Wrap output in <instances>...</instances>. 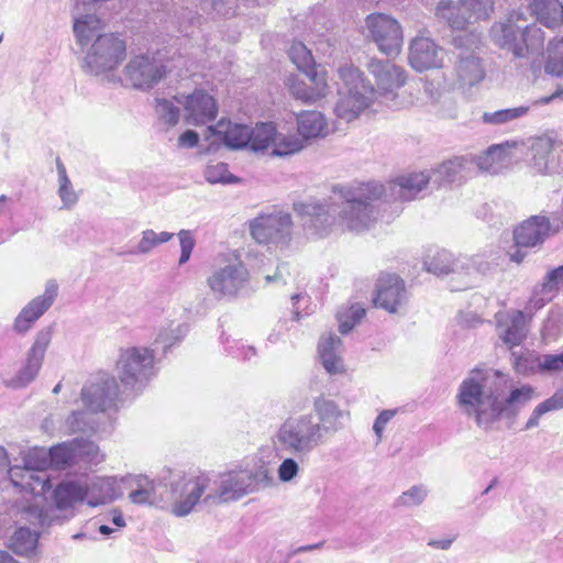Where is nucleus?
<instances>
[{
	"mask_svg": "<svg viewBox=\"0 0 563 563\" xmlns=\"http://www.w3.org/2000/svg\"><path fill=\"white\" fill-rule=\"evenodd\" d=\"M428 496V489L424 485H415L404 492L397 499L399 507H417L420 506Z\"/></svg>",
	"mask_w": 563,
	"mask_h": 563,
	"instance_id": "052dcab7",
	"label": "nucleus"
},
{
	"mask_svg": "<svg viewBox=\"0 0 563 563\" xmlns=\"http://www.w3.org/2000/svg\"><path fill=\"white\" fill-rule=\"evenodd\" d=\"M220 341L223 346V352L233 358L250 361L257 354L256 349L242 339H236L223 333L220 336Z\"/></svg>",
	"mask_w": 563,
	"mask_h": 563,
	"instance_id": "a18cd8bd",
	"label": "nucleus"
},
{
	"mask_svg": "<svg viewBox=\"0 0 563 563\" xmlns=\"http://www.w3.org/2000/svg\"><path fill=\"white\" fill-rule=\"evenodd\" d=\"M545 71L552 76H563V37L554 38L549 42Z\"/></svg>",
	"mask_w": 563,
	"mask_h": 563,
	"instance_id": "603ef678",
	"label": "nucleus"
},
{
	"mask_svg": "<svg viewBox=\"0 0 563 563\" xmlns=\"http://www.w3.org/2000/svg\"><path fill=\"white\" fill-rule=\"evenodd\" d=\"M212 143L222 142L229 148H243L249 145L252 137L251 126L230 120H220L216 125L208 126Z\"/></svg>",
	"mask_w": 563,
	"mask_h": 563,
	"instance_id": "2f4dec72",
	"label": "nucleus"
},
{
	"mask_svg": "<svg viewBox=\"0 0 563 563\" xmlns=\"http://www.w3.org/2000/svg\"><path fill=\"white\" fill-rule=\"evenodd\" d=\"M529 111L528 106L500 109L494 112H484L482 120L486 124L501 125L525 117Z\"/></svg>",
	"mask_w": 563,
	"mask_h": 563,
	"instance_id": "864d4df0",
	"label": "nucleus"
},
{
	"mask_svg": "<svg viewBox=\"0 0 563 563\" xmlns=\"http://www.w3.org/2000/svg\"><path fill=\"white\" fill-rule=\"evenodd\" d=\"M53 331L51 328L40 330L26 352L25 361L15 375L5 380V386L20 389L29 386L38 375L46 351L51 345Z\"/></svg>",
	"mask_w": 563,
	"mask_h": 563,
	"instance_id": "f3484780",
	"label": "nucleus"
},
{
	"mask_svg": "<svg viewBox=\"0 0 563 563\" xmlns=\"http://www.w3.org/2000/svg\"><path fill=\"white\" fill-rule=\"evenodd\" d=\"M119 385L114 377L102 373L87 382L80 391V399L91 412H103L115 406Z\"/></svg>",
	"mask_w": 563,
	"mask_h": 563,
	"instance_id": "aec40b11",
	"label": "nucleus"
},
{
	"mask_svg": "<svg viewBox=\"0 0 563 563\" xmlns=\"http://www.w3.org/2000/svg\"><path fill=\"white\" fill-rule=\"evenodd\" d=\"M82 53L81 67L85 73L114 82L117 77L113 71L125 58L126 45L120 36L109 33L96 38Z\"/></svg>",
	"mask_w": 563,
	"mask_h": 563,
	"instance_id": "1a4fd4ad",
	"label": "nucleus"
},
{
	"mask_svg": "<svg viewBox=\"0 0 563 563\" xmlns=\"http://www.w3.org/2000/svg\"><path fill=\"white\" fill-rule=\"evenodd\" d=\"M249 229L256 243L267 245L269 249L283 250L291 241V216L280 210L261 212L250 220Z\"/></svg>",
	"mask_w": 563,
	"mask_h": 563,
	"instance_id": "4468645a",
	"label": "nucleus"
},
{
	"mask_svg": "<svg viewBox=\"0 0 563 563\" xmlns=\"http://www.w3.org/2000/svg\"><path fill=\"white\" fill-rule=\"evenodd\" d=\"M530 148L533 167L539 174H547L550 170L549 156L553 150V140L549 136L537 137Z\"/></svg>",
	"mask_w": 563,
	"mask_h": 563,
	"instance_id": "c03bdc74",
	"label": "nucleus"
},
{
	"mask_svg": "<svg viewBox=\"0 0 563 563\" xmlns=\"http://www.w3.org/2000/svg\"><path fill=\"white\" fill-rule=\"evenodd\" d=\"M365 308L358 302L341 308L336 314L340 333L347 334L352 331L353 328L365 317Z\"/></svg>",
	"mask_w": 563,
	"mask_h": 563,
	"instance_id": "3c124183",
	"label": "nucleus"
},
{
	"mask_svg": "<svg viewBox=\"0 0 563 563\" xmlns=\"http://www.w3.org/2000/svg\"><path fill=\"white\" fill-rule=\"evenodd\" d=\"M209 478L212 493L209 499H213V505L238 501L272 483L269 470L264 465L209 473Z\"/></svg>",
	"mask_w": 563,
	"mask_h": 563,
	"instance_id": "39448f33",
	"label": "nucleus"
},
{
	"mask_svg": "<svg viewBox=\"0 0 563 563\" xmlns=\"http://www.w3.org/2000/svg\"><path fill=\"white\" fill-rule=\"evenodd\" d=\"M493 43L510 53L515 59L531 62L543 54L544 32L536 23H529L522 11H512L490 27Z\"/></svg>",
	"mask_w": 563,
	"mask_h": 563,
	"instance_id": "7ed1b4c3",
	"label": "nucleus"
},
{
	"mask_svg": "<svg viewBox=\"0 0 563 563\" xmlns=\"http://www.w3.org/2000/svg\"><path fill=\"white\" fill-rule=\"evenodd\" d=\"M481 45V35L474 31L454 38L453 66L444 76L446 89L465 92L484 80L485 68L478 55Z\"/></svg>",
	"mask_w": 563,
	"mask_h": 563,
	"instance_id": "423d86ee",
	"label": "nucleus"
},
{
	"mask_svg": "<svg viewBox=\"0 0 563 563\" xmlns=\"http://www.w3.org/2000/svg\"><path fill=\"white\" fill-rule=\"evenodd\" d=\"M431 181L429 172L411 173L398 177L389 184V197L393 200L410 201L427 187Z\"/></svg>",
	"mask_w": 563,
	"mask_h": 563,
	"instance_id": "473e14b6",
	"label": "nucleus"
},
{
	"mask_svg": "<svg viewBox=\"0 0 563 563\" xmlns=\"http://www.w3.org/2000/svg\"><path fill=\"white\" fill-rule=\"evenodd\" d=\"M95 412L87 410H74L64 420L60 430L65 434L96 433L98 430Z\"/></svg>",
	"mask_w": 563,
	"mask_h": 563,
	"instance_id": "a19ab883",
	"label": "nucleus"
},
{
	"mask_svg": "<svg viewBox=\"0 0 563 563\" xmlns=\"http://www.w3.org/2000/svg\"><path fill=\"white\" fill-rule=\"evenodd\" d=\"M486 374L473 369L462 380L456 394V404L461 411L473 418L479 428L487 429L496 422L497 393L486 390Z\"/></svg>",
	"mask_w": 563,
	"mask_h": 563,
	"instance_id": "6e6552de",
	"label": "nucleus"
},
{
	"mask_svg": "<svg viewBox=\"0 0 563 563\" xmlns=\"http://www.w3.org/2000/svg\"><path fill=\"white\" fill-rule=\"evenodd\" d=\"M49 465H52L49 451L34 448L26 453L23 467H10L9 483L21 492L30 493L36 500L52 487L45 473Z\"/></svg>",
	"mask_w": 563,
	"mask_h": 563,
	"instance_id": "f8f14e48",
	"label": "nucleus"
},
{
	"mask_svg": "<svg viewBox=\"0 0 563 563\" xmlns=\"http://www.w3.org/2000/svg\"><path fill=\"white\" fill-rule=\"evenodd\" d=\"M541 284L545 292H552L555 296L558 289L563 286V265L550 271Z\"/></svg>",
	"mask_w": 563,
	"mask_h": 563,
	"instance_id": "338daca9",
	"label": "nucleus"
},
{
	"mask_svg": "<svg viewBox=\"0 0 563 563\" xmlns=\"http://www.w3.org/2000/svg\"><path fill=\"white\" fill-rule=\"evenodd\" d=\"M305 146L306 142L300 135L276 132L272 154L274 156L294 155L303 150Z\"/></svg>",
	"mask_w": 563,
	"mask_h": 563,
	"instance_id": "8fccbe9b",
	"label": "nucleus"
},
{
	"mask_svg": "<svg viewBox=\"0 0 563 563\" xmlns=\"http://www.w3.org/2000/svg\"><path fill=\"white\" fill-rule=\"evenodd\" d=\"M250 273L239 258H228L208 276L207 285L217 298H234L249 284Z\"/></svg>",
	"mask_w": 563,
	"mask_h": 563,
	"instance_id": "dca6fc26",
	"label": "nucleus"
},
{
	"mask_svg": "<svg viewBox=\"0 0 563 563\" xmlns=\"http://www.w3.org/2000/svg\"><path fill=\"white\" fill-rule=\"evenodd\" d=\"M384 192V187L376 183L351 184L334 187V196L324 203L310 199L295 202L294 209L306 230L313 234L327 235L335 227L360 232L376 219L373 202Z\"/></svg>",
	"mask_w": 563,
	"mask_h": 563,
	"instance_id": "f257e3e1",
	"label": "nucleus"
},
{
	"mask_svg": "<svg viewBox=\"0 0 563 563\" xmlns=\"http://www.w3.org/2000/svg\"><path fill=\"white\" fill-rule=\"evenodd\" d=\"M563 318L560 313H551L542 328V338L545 343L555 341L562 333Z\"/></svg>",
	"mask_w": 563,
	"mask_h": 563,
	"instance_id": "e2e57ef3",
	"label": "nucleus"
},
{
	"mask_svg": "<svg viewBox=\"0 0 563 563\" xmlns=\"http://www.w3.org/2000/svg\"><path fill=\"white\" fill-rule=\"evenodd\" d=\"M369 74L375 78L377 90L365 78L364 74L353 64H343L336 69L335 115L351 122L366 110L376 95L388 101H395L397 90L406 84V73L390 62L373 58L367 65Z\"/></svg>",
	"mask_w": 563,
	"mask_h": 563,
	"instance_id": "f03ea898",
	"label": "nucleus"
},
{
	"mask_svg": "<svg viewBox=\"0 0 563 563\" xmlns=\"http://www.w3.org/2000/svg\"><path fill=\"white\" fill-rule=\"evenodd\" d=\"M398 409H386L379 412V415L376 417L373 424V431L377 437V442L382 441L386 426L398 413Z\"/></svg>",
	"mask_w": 563,
	"mask_h": 563,
	"instance_id": "774afa93",
	"label": "nucleus"
},
{
	"mask_svg": "<svg viewBox=\"0 0 563 563\" xmlns=\"http://www.w3.org/2000/svg\"><path fill=\"white\" fill-rule=\"evenodd\" d=\"M408 59L410 66L421 73L442 67L444 52L430 37L417 36L410 43Z\"/></svg>",
	"mask_w": 563,
	"mask_h": 563,
	"instance_id": "bb28decb",
	"label": "nucleus"
},
{
	"mask_svg": "<svg viewBox=\"0 0 563 563\" xmlns=\"http://www.w3.org/2000/svg\"><path fill=\"white\" fill-rule=\"evenodd\" d=\"M174 238V233L162 231L155 232L152 229H146L142 231L141 239L137 242L136 246L133 250L126 252L130 255H147L155 247L161 244L169 242Z\"/></svg>",
	"mask_w": 563,
	"mask_h": 563,
	"instance_id": "37998d69",
	"label": "nucleus"
},
{
	"mask_svg": "<svg viewBox=\"0 0 563 563\" xmlns=\"http://www.w3.org/2000/svg\"><path fill=\"white\" fill-rule=\"evenodd\" d=\"M559 231V225L553 227L543 216H533L523 221L514 233L517 246L533 247Z\"/></svg>",
	"mask_w": 563,
	"mask_h": 563,
	"instance_id": "c85d7f7f",
	"label": "nucleus"
},
{
	"mask_svg": "<svg viewBox=\"0 0 563 563\" xmlns=\"http://www.w3.org/2000/svg\"><path fill=\"white\" fill-rule=\"evenodd\" d=\"M177 103L184 107L186 122L194 125L212 121L218 113L214 98L203 90H195L188 96H183L181 99H177Z\"/></svg>",
	"mask_w": 563,
	"mask_h": 563,
	"instance_id": "cd10ccee",
	"label": "nucleus"
},
{
	"mask_svg": "<svg viewBox=\"0 0 563 563\" xmlns=\"http://www.w3.org/2000/svg\"><path fill=\"white\" fill-rule=\"evenodd\" d=\"M56 170H57V195L62 201L60 209L70 210L73 209L78 200L79 195L75 190L68 175L66 167L62 163L59 158L56 161Z\"/></svg>",
	"mask_w": 563,
	"mask_h": 563,
	"instance_id": "79ce46f5",
	"label": "nucleus"
},
{
	"mask_svg": "<svg viewBox=\"0 0 563 563\" xmlns=\"http://www.w3.org/2000/svg\"><path fill=\"white\" fill-rule=\"evenodd\" d=\"M252 137L250 139L249 145L255 151H265L269 146L274 145L276 135V126L272 122L257 123L254 128H251Z\"/></svg>",
	"mask_w": 563,
	"mask_h": 563,
	"instance_id": "09e8293b",
	"label": "nucleus"
},
{
	"mask_svg": "<svg viewBox=\"0 0 563 563\" xmlns=\"http://www.w3.org/2000/svg\"><path fill=\"white\" fill-rule=\"evenodd\" d=\"M57 295V282L54 279L46 282L44 292L33 298L15 317L12 324L13 331L21 335L26 334L34 323L52 307Z\"/></svg>",
	"mask_w": 563,
	"mask_h": 563,
	"instance_id": "5701e85b",
	"label": "nucleus"
},
{
	"mask_svg": "<svg viewBox=\"0 0 563 563\" xmlns=\"http://www.w3.org/2000/svg\"><path fill=\"white\" fill-rule=\"evenodd\" d=\"M177 99H181V97H177L173 100L165 98L156 99L155 113L161 123L167 126H174L178 123L180 112Z\"/></svg>",
	"mask_w": 563,
	"mask_h": 563,
	"instance_id": "5fc2aeb1",
	"label": "nucleus"
},
{
	"mask_svg": "<svg viewBox=\"0 0 563 563\" xmlns=\"http://www.w3.org/2000/svg\"><path fill=\"white\" fill-rule=\"evenodd\" d=\"M272 443L278 453L307 456L322 445L324 439L314 424V415L306 412L287 417L277 428Z\"/></svg>",
	"mask_w": 563,
	"mask_h": 563,
	"instance_id": "0eeeda50",
	"label": "nucleus"
},
{
	"mask_svg": "<svg viewBox=\"0 0 563 563\" xmlns=\"http://www.w3.org/2000/svg\"><path fill=\"white\" fill-rule=\"evenodd\" d=\"M51 510L52 507L44 511L38 507L37 501L22 509L19 521L23 523H30L33 526V529L29 527H20L14 531L10 538V548L13 552L19 555H27L32 553L37 545L38 540V531H36L35 528L38 527L45 529L54 522L64 521H51L53 516H59L58 512H52Z\"/></svg>",
	"mask_w": 563,
	"mask_h": 563,
	"instance_id": "2eb2a0df",
	"label": "nucleus"
},
{
	"mask_svg": "<svg viewBox=\"0 0 563 563\" xmlns=\"http://www.w3.org/2000/svg\"><path fill=\"white\" fill-rule=\"evenodd\" d=\"M498 338L508 347L518 346L527 336L526 314L521 310L499 312L496 314Z\"/></svg>",
	"mask_w": 563,
	"mask_h": 563,
	"instance_id": "c756f323",
	"label": "nucleus"
},
{
	"mask_svg": "<svg viewBox=\"0 0 563 563\" xmlns=\"http://www.w3.org/2000/svg\"><path fill=\"white\" fill-rule=\"evenodd\" d=\"M318 351L321 363L328 374L336 375L344 372L342 341L338 335L333 333L323 335L320 339Z\"/></svg>",
	"mask_w": 563,
	"mask_h": 563,
	"instance_id": "e433bc0d",
	"label": "nucleus"
},
{
	"mask_svg": "<svg viewBox=\"0 0 563 563\" xmlns=\"http://www.w3.org/2000/svg\"><path fill=\"white\" fill-rule=\"evenodd\" d=\"M474 172L473 156H459L431 169V183L438 187L446 184L461 183Z\"/></svg>",
	"mask_w": 563,
	"mask_h": 563,
	"instance_id": "7c9ffc66",
	"label": "nucleus"
},
{
	"mask_svg": "<svg viewBox=\"0 0 563 563\" xmlns=\"http://www.w3.org/2000/svg\"><path fill=\"white\" fill-rule=\"evenodd\" d=\"M512 147L514 146L509 143L489 146L485 153L473 157L474 169L478 168L479 170L489 174H498L503 172L508 168L514 161V155L511 153Z\"/></svg>",
	"mask_w": 563,
	"mask_h": 563,
	"instance_id": "72a5a7b5",
	"label": "nucleus"
},
{
	"mask_svg": "<svg viewBox=\"0 0 563 563\" xmlns=\"http://www.w3.org/2000/svg\"><path fill=\"white\" fill-rule=\"evenodd\" d=\"M205 178L210 184H234L238 183V177L233 176L228 165L222 162L210 163L203 172Z\"/></svg>",
	"mask_w": 563,
	"mask_h": 563,
	"instance_id": "13d9d810",
	"label": "nucleus"
},
{
	"mask_svg": "<svg viewBox=\"0 0 563 563\" xmlns=\"http://www.w3.org/2000/svg\"><path fill=\"white\" fill-rule=\"evenodd\" d=\"M297 131L306 142L310 139L324 137L329 132L328 121L320 111H302L296 114Z\"/></svg>",
	"mask_w": 563,
	"mask_h": 563,
	"instance_id": "4c0bfd02",
	"label": "nucleus"
},
{
	"mask_svg": "<svg viewBox=\"0 0 563 563\" xmlns=\"http://www.w3.org/2000/svg\"><path fill=\"white\" fill-rule=\"evenodd\" d=\"M73 441L77 464L98 465L104 460L99 446L89 440L76 438Z\"/></svg>",
	"mask_w": 563,
	"mask_h": 563,
	"instance_id": "de8ad7c7",
	"label": "nucleus"
},
{
	"mask_svg": "<svg viewBox=\"0 0 563 563\" xmlns=\"http://www.w3.org/2000/svg\"><path fill=\"white\" fill-rule=\"evenodd\" d=\"M210 484L207 472L188 474L175 479L172 483L170 512L176 517H186L199 503L213 506V499H209V495L212 494Z\"/></svg>",
	"mask_w": 563,
	"mask_h": 563,
	"instance_id": "ddd939ff",
	"label": "nucleus"
},
{
	"mask_svg": "<svg viewBox=\"0 0 563 563\" xmlns=\"http://www.w3.org/2000/svg\"><path fill=\"white\" fill-rule=\"evenodd\" d=\"M289 57L301 73L316 65L310 49L301 42H294L289 48Z\"/></svg>",
	"mask_w": 563,
	"mask_h": 563,
	"instance_id": "bf43d9fd",
	"label": "nucleus"
},
{
	"mask_svg": "<svg viewBox=\"0 0 563 563\" xmlns=\"http://www.w3.org/2000/svg\"><path fill=\"white\" fill-rule=\"evenodd\" d=\"M155 360V350L147 346L121 349L115 372L123 387L130 391H141L156 374Z\"/></svg>",
	"mask_w": 563,
	"mask_h": 563,
	"instance_id": "9d476101",
	"label": "nucleus"
},
{
	"mask_svg": "<svg viewBox=\"0 0 563 563\" xmlns=\"http://www.w3.org/2000/svg\"><path fill=\"white\" fill-rule=\"evenodd\" d=\"M165 73L162 62L150 55H136L124 67L125 80L140 90L153 88Z\"/></svg>",
	"mask_w": 563,
	"mask_h": 563,
	"instance_id": "4be33fe9",
	"label": "nucleus"
},
{
	"mask_svg": "<svg viewBox=\"0 0 563 563\" xmlns=\"http://www.w3.org/2000/svg\"><path fill=\"white\" fill-rule=\"evenodd\" d=\"M530 9L537 20L549 29L563 24V5L559 0H532Z\"/></svg>",
	"mask_w": 563,
	"mask_h": 563,
	"instance_id": "ea45409f",
	"label": "nucleus"
},
{
	"mask_svg": "<svg viewBox=\"0 0 563 563\" xmlns=\"http://www.w3.org/2000/svg\"><path fill=\"white\" fill-rule=\"evenodd\" d=\"M73 31L76 44L81 52L88 48L96 38L103 36V23L95 13H75Z\"/></svg>",
	"mask_w": 563,
	"mask_h": 563,
	"instance_id": "c9c22d12",
	"label": "nucleus"
},
{
	"mask_svg": "<svg viewBox=\"0 0 563 563\" xmlns=\"http://www.w3.org/2000/svg\"><path fill=\"white\" fill-rule=\"evenodd\" d=\"M552 292H545L543 285L537 286L526 306V313L531 318L534 312L543 308L549 301L553 299Z\"/></svg>",
	"mask_w": 563,
	"mask_h": 563,
	"instance_id": "680f3d73",
	"label": "nucleus"
},
{
	"mask_svg": "<svg viewBox=\"0 0 563 563\" xmlns=\"http://www.w3.org/2000/svg\"><path fill=\"white\" fill-rule=\"evenodd\" d=\"M73 441L63 442L49 450L51 462L55 468H65L77 464Z\"/></svg>",
	"mask_w": 563,
	"mask_h": 563,
	"instance_id": "6e6d98bb",
	"label": "nucleus"
},
{
	"mask_svg": "<svg viewBox=\"0 0 563 563\" xmlns=\"http://www.w3.org/2000/svg\"><path fill=\"white\" fill-rule=\"evenodd\" d=\"M366 27L383 54L396 56L400 53L404 37L396 19L384 13H373L366 18Z\"/></svg>",
	"mask_w": 563,
	"mask_h": 563,
	"instance_id": "a211bd4d",
	"label": "nucleus"
},
{
	"mask_svg": "<svg viewBox=\"0 0 563 563\" xmlns=\"http://www.w3.org/2000/svg\"><path fill=\"white\" fill-rule=\"evenodd\" d=\"M408 300L404 280L397 275H383L376 285L374 303L389 313L398 312Z\"/></svg>",
	"mask_w": 563,
	"mask_h": 563,
	"instance_id": "393cba45",
	"label": "nucleus"
},
{
	"mask_svg": "<svg viewBox=\"0 0 563 563\" xmlns=\"http://www.w3.org/2000/svg\"><path fill=\"white\" fill-rule=\"evenodd\" d=\"M426 269L437 276H452L453 290H463L473 285L477 274L484 271L478 255H455L450 251L440 250L424 261Z\"/></svg>",
	"mask_w": 563,
	"mask_h": 563,
	"instance_id": "9b49d317",
	"label": "nucleus"
},
{
	"mask_svg": "<svg viewBox=\"0 0 563 563\" xmlns=\"http://www.w3.org/2000/svg\"><path fill=\"white\" fill-rule=\"evenodd\" d=\"M188 333V327L184 323L170 322L167 327L159 330L156 343H161L164 351L170 349L174 344L184 339Z\"/></svg>",
	"mask_w": 563,
	"mask_h": 563,
	"instance_id": "4d7b16f0",
	"label": "nucleus"
},
{
	"mask_svg": "<svg viewBox=\"0 0 563 563\" xmlns=\"http://www.w3.org/2000/svg\"><path fill=\"white\" fill-rule=\"evenodd\" d=\"M137 487L129 494L130 500L135 505L164 507L165 500L161 489L163 486L145 476L136 478Z\"/></svg>",
	"mask_w": 563,
	"mask_h": 563,
	"instance_id": "58836bf2",
	"label": "nucleus"
},
{
	"mask_svg": "<svg viewBox=\"0 0 563 563\" xmlns=\"http://www.w3.org/2000/svg\"><path fill=\"white\" fill-rule=\"evenodd\" d=\"M537 397V389L530 384L512 388L507 396L497 393L496 421L503 416H516L520 408Z\"/></svg>",
	"mask_w": 563,
	"mask_h": 563,
	"instance_id": "f704fd0d",
	"label": "nucleus"
},
{
	"mask_svg": "<svg viewBox=\"0 0 563 563\" xmlns=\"http://www.w3.org/2000/svg\"><path fill=\"white\" fill-rule=\"evenodd\" d=\"M314 424L320 428V434L325 440V434L335 433L343 429L350 420V411L342 409L338 402L324 396L313 400Z\"/></svg>",
	"mask_w": 563,
	"mask_h": 563,
	"instance_id": "a878e982",
	"label": "nucleus"
},
{
	"mask_svg": "<svg viewBox=\"0 0 563 563\" xmlns=\"http://www.w3.org/2000/svg\"><path fill=\"white\" fill-rule=\"evenodd\" d=\"M563 408V387L559 388L551 397L541 401L532 410L529 419L525 424V430H531L540 424L542 416L550 411H555Z\"/></svg>",
	"mask_w": 563,
	"mask_h": 563,
	"instance_id": "49530a36",
	"label": "nucleus"
},
{
	"mask_svg": "<svg viewBox=\"0 0 563 563\" xmlns=\"http://www.w3.org/2000/svg\"><path fill=\"white\" fill-rule=\"evenodd\" d=\"M515 371L525 377L534 375H555L563 372V351L561 353L530 352L516 357Z\"/></svg>",
	"mask_w": 563,
	"mask_h": 563,
	"instance_id": "b1692460",
	"label": "nucleus"
},
{
	"mask_svg": "<svg viewBox=\"0 0 563 563\" xmlns=\"http://www.w3.org/2000/svg\"><path fill=\"white\" fill-rule=\"evenodd\" d=\"M300 472L299 463L291 456L282 461L277 468V476L282 483H289L294 481Z\"/></svg>",
	"mask_w": 563,
	"mask_h": 563,
	"instance_id": "69168bd1",
	"label": "nucleus"
},
{
	"mask_svg": "<svg viewBox=\"0 0 563 563\" xmlns=\"http://www.w3.org/2000/svg\"><path fill=\"white\" fill-rule=\"evenodd\" d=\"M492 11V0H460L459 7L441 1L437 8V14L456 30H463L468 24L488 18Z\"/></svg>",
	"mask_w": 563,
	"mask_h": 563,
	"instance_id": "6ab92c4d",
	"label": "nucleus"
},
{
	"mask_svg": "<svg viewBox=\"0 0 563 563\" xmlns=\"http://www.w3.org/2000/svg\"><path fill=\"white\" fill-rule=\"evenodd\" d=\"M180 245V256L178 260L179 265L186 264L191 256L192 250L196 245V238L192 231L190 230H180L177 233Z\"/></svg>",
	"mask_w": 563,
	"mask_h": 563,
	"instance_id": "0e129e2a",
	"label": "nucleus"
},
{
	"mask_svg": "<svg viewBox=\"0 0 563 563\" xmlns=\"http://www.w3.org/2000/svg\"><path fill=\"white\" fill-rule=\"evenodd\" d=\"M310 84L299 80L296 76L288 78V88L291 96L306 103H314L331 92L328 71L321 65H314L302 71Z\"/></svg>",
	"mask_w": 563,
	"mask_h": 563,
	"instance_id": "412c9836",
	"label": "nucleus"
},
{
	"mask_svg": "<svg viewBox=\"0 0 563 563\" xmlns=\"http://www.w3.org/2000/svg\"><path fill=\"white\" fill-rule=\"evenodd\" d=\"M123 478L101 477L90 483L68 481L58 484L54 490L53 520H68L75 516V505L86 501L90 507L109 504L123 495L121 483Z\"/></svg>",
	"mask_w": 563,
	"mask_h": 563,
	"instance_id": "20e7f679",
	"label": "nucleus"
}]
</instances>
